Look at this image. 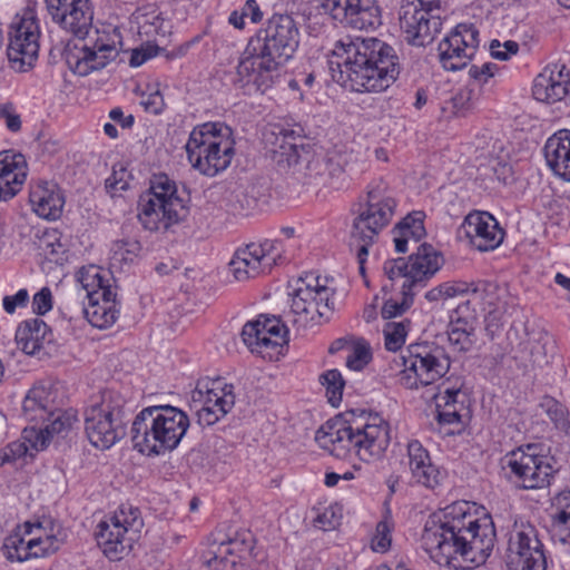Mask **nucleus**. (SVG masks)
<instances>
[{
  "label": "nucleus",
  "instance_id": "obj_1",
  "mask_svg": "<svg viewBox=\"0 0 570 570\" xmlns=\"http://www.w3.org/2000/svg\"><path fill=\"white\" fill-rule=\"evenodd\" d=\"M421 542L439 566L471 570L483 564L492 552L495 529L489 515L478 518L474 505L456 501L426 520Z\"/></svg>",
  "mask_w": 570,
  "mask_h": 570
},
{
  "label": "nucleus",
  "instance_id": "obj_2",
  "mask_svg": "<svg viewBox=\"0 0 570 570\" xmlns=\"http://www.w3.org/2000/svg\"><path fill=\"white\" fill-rule=\"evenodd\" d=\"M52 20L78 40L68 43L63 57L69 69L85 77L104 69L119 53L120 35L115 29L91 30L89 0H46Z\"/></svg>",
  "mask_w": 570,
  "mask_h": 570
},
{
  "label": "nucleus",
  "instance_id": "obj_3",
  "mask_svg": "<svg viewBox=\"0 0 570 570\" xmlns=\"http://www.w3.org/2000/svg\"><path fill=\"white\" fill-rule=\"evenodd\" d=\"M328 63L333 80L356 92L385 91L400 72L394 49L375 38L337 41Z\"/></svg>",
  "mask_w": 570,
  "mask_h": 570
},
{
  "label": "nucleus",
  "instance_id": "obj_4",
  "mask_svg": "<svg viewBox=\"0 0 570 570\" xmlns=\"http://www.w3.org/2000/svg\"><path fill=\"white\" fill-rule=\"evenodd\" d=\"M315 441L336 458L354 452L362 461H370L387 449L389 425L379 415L337 416L320 428Z\"/></svg>",
  "mask_w": 570,
  "mask_h": 570
},
{
  "label": "nucleus",
  "instance_id": "obj_5",
  "mask_svg": "<svg viewBox=\"0 0 570 570\" xmlns=\"http://www.w3.org/2000/svg\"><path fill=\"white\" fill-rule=\"evenodd\" d=\"M189 428V417L171 405L142 409L131 425L134 448L145 455H161L175 450Z\"/></svg>",
  "mask_w": 570,
  "mask_h": 570
},
{
  "label": "nucleus",
  "instance_id": "obj_6",
  "mask_svg": "<svg viewBox=\"0 0 570 570\" xmlns=\"http://www.w3.org/2000/svg\"><path fill=\"white\" fill-rule=\"evenodd\" d=\"M185 149L193 168L214 177L230 166L235 156V140L228 126L205 122L191 130Z\"/></svg>",
  "mask_w": 570,
  "mask_h": 570
},
{
  "label": "nucleus",
  "instance_id": "obj_7",
  "mask_svg": "<svg viewBox=\"0 0 570 570\" xmlns=\"http://www.w3.org/2000/svg\"><path fill=\"white\" fill-rule=\"evenodd\" d=\"M289 286V315L297 327L306 328L331 318L336 293L332 277L309 273Z\"/></svg>",
  "mask_w": 570,
  "mask_h": 570
},
{
  "label": "nucleus",
  "instance_id": "obj_8",
  "mask_svg": "<svg viewBox=\"0 0 570 570\" xmlns=\"http://www.w3.org/2000/svg\"><path fill=\"white\" fill-rule=\"evenodd\" d=\"M65 538L61 524L51 518L27 521L4 539L2 552L11 562L43 558L57 552Z\"/></svg>",
  "mask_w": 570,
  "mask_h": 570
},
{
  "label": "nucleus",
  "instance_id": "obj_9",
  "mask_svg": "<svg viewBox=\"0 0 570 570\" xmlns=\"http://www.w3.org/2000/svg\"><path fill=\"white\" fill-rule=\"evenodd\" d=\"M138 218L148 230L167 229L186 214L176 183L167 175H155L149 189L139 198Z\"/></svg>",
  "mask_w": 570,
  "mask_h": 570
},
{
  "label": "nucleus",
  "instance_id": "obj_10",
  "mask_svg": "<svg viewBox=\"0 0 570 570\" xmlns=\"http://www.w3.org/2000/svg\"><path fill=\"white\" fill-rule=\"evenodd\" d=\"M127 409L124 397L114 391H105L100 401L85 413V430L89 442L97 449L108 450L124 435Z\"/></svg>",
  "mask_w": 570,
  "mask_h": 570
},
{
  "label": "nucleus",
  "instance_id": "obj_11",
  "mask_svg": "<svg viewBox=\"0 0 570 570\" xmlns=\"http://www.w3.org/2000/svg\"><path fill=\"white\" fill-rule=\"evenodd\" d=\"M399 202L394 189L382 178L372 180L366 199L354 218L352 240L374 242L395 215Z\"/></svg>",
  "mask_w": 570,
  "mask_h": 570
},
{
  "label": "nucleus",
  "instance_id": "obj_12",
  "mask_svg": "<svg viewBox=\"0 0 570 570\" xmlns=\"http://www.w3.org/2000/svg\"><path fill=\"white\" fill-rule=\"evenodd\" d=\"M77 281L88 299V304L81 308L87 321L100 330L114 325L119 316V308L110 283V273L99 266L89 265L78 272Z\"/></svg>",
  "mask_w": 570,
  "mask_h": 570
},
{
  "label": "nucleus",
  "instance_id": "obj_13",
  "mask_svg": "<svg viewBox=\"0 0 570 570\" xmlns=\"http://www.w3.org/2000/svg\"><path fill=\"white\" fill-rule=\"evenodd\" d=\"M399 382L410 390L434 384L450 370V357L442 346L423 342L411 344L402 354Z\"/></svg>",
  "mask_w": 570,
  "mask_h": 570
},
{
  "label": "nucleus",
  "instance_id": "obj_14",
  "mask_svg": "<svg viewBox=\"0 0 570 570\" xmlns=\"http://www.w3.org/2000/svg\"><path fill=\"white\" fill-rule=\"evenodd\" d=\"M535 444L508 452L501 460L508 479L525 490L542 489L550 484L554 469L550 458L540 454Z\"/></svg>",
  "mask_w": 570,
  "mask_h": 570
},
{
  "label": "nucleus",
  "instance_id": "obj_15",
  "mask_svg": "<svg viewBox=\"0 0 570 570\" xmlns=\"http://www.w3.org/2000/svg\"><path fill=\"white\" fill-rule=\"evenodd\" d=\"M508 570H546L547 560L539 529L525 518H515L504 553Z\"/></svg>",
  "mask_w": 570,
  "mask_h": 570
},
{
  "label": "nucleus",
  "instance_id": "obj_16",
  "mask_svg": "<svg viewBox=\"0 0 570 570\" xmlns=\"http://www.w3.org/2000/svg\"><path fill=\"white\" fill-rule=\"evenodd\" d=\"M142 527L139 510L130 504H121L110 517L100 521L98 543L109 559H120L131 548Z\"/></svg>",
  "mask_w": 570,
  "mask_h": 570
},
{
  "label": "nucleus",
  "instance_id": "obj_17",
  "mask_svg": "<svg viewBox=\"0 0 570 570\" xmlns=\"http://www.w3.org/2000/svg\"><path fill=\"white\" fill-rule=\"evenodd\" d=\"M441 0H403L400 28L404 40L414 47L430 45L441 30Z\"/></svg>",
  "mask_w": 570,
  "mask_h": 570
},
{
  "label": "nucleus",
  "instance_id": "obj_18",
  "mask_svg": "<svg viewBox=\"0 0 570 570\" xmlns=\"http://www.w3.org/2000/svg\"><path fill=\"white\" fill-rule=\"evenodd\" d=\"M40 26L32 8L16 14L9 31L8 59L17 71H26L38 58Z\"/></svg>",
  "mask_w": 570,
  "mask_h": 570
},
{
  "label": "nucleus",
  "instance_id": "obj_19",
  "mask_svg": "<svg viewBox=\"0 0 570 570\" xmlns=\"http://www.w3.org/2000/svg\"><path fill=\"white\" fill-rule=\"evenodd\" d=\"M235 392L233 384L225 380L203 379L191 392V406L197 421L203 426H210L225 417L235 405Z\"/></svg>",
  "mask_w": 570,
  "mask_h": 570
},
{
  "label": "nucleus",
  "instance_id": "obj_20",
  "mask_svg": "<svg viewBox=\"0 0 570 570\" xmlns=\"http://www.w3.org/2000/svg\"><path fill=\"white\" fill-rule=\"evenodd\" d=\"M283 243L278 239H264L238 248L230 263L229 271L238 282L269 273L283 259Z\"/></svg>",
  "mask_w": 570,
  "mask_h": 570
},
{
  "label": "nucleus",
  "instance_id": "obj_21",
  "mask_svg": "<svg viewBox=\"0 0 570 570\" xmlns=\"http://www.w3.org/2000/svg\"><path fill=\"white\" fill-rule=\"evenodd\" d=\"M282 63L288 61L299 45V30L295 20L288 14L272 16L256 38L250 40Z\"/></svg>",
  "mask_w": 570,
  "mask_h": 570
},
{
  "label": "nucleus",
  "instance_id": "obj_22",
  "mask_svg": "<svg viewBox=\"0 0 570 570\" xmlns=\"http://www.w3.org/2000/svg\"><path fill=\"white\" fill-rule=\"evenodd\" d=\"M283 65L250 41L238 61L236 81L240 87L253 86L264 92L279 77Z\"/></svg>",
  "mask_w": 570,
  "mask_h": 570
},
{
  "label": "nucleus",
  "instance_id": "obj_23",
  "mask_svg": "<svg viewBox=\"0 0 570 570\" xmlns=\"http://www.w3.org/2000/svg\"><path fill=\"white\" fill-rule=\"evenodd\" d=\"M242 338L252 353L272 360L287 343V328L275 316L259 315L243 326Z\"/></svg>",
  "mask_w": 570,
  "mask_h": 570
},
{
  "label": "nucleus",
  "instance_id": "obj_24",
  "mask_svg": "<svg viewBox=\"0 0 570 570\" xmlns=\"http://www.w3.org/2000/svg\"><path fill=\"white\" fill-rule=\"evenodd\" d=\"M264 141L273 159L282 167H297L311 156V149L303 144L301 126L274 125L264 132Z\"/></svg>",
  "mask_w": 570,
  "mask_h": 570
},
{
  "label": "nucleus",
  "instance_id": "obj_25",
  "mask_svg": "<svg viewBox=\"0 0 570 570\" xmlns=\"http://www.w3.org/2000/svg\"><path fill=\"white\" fill-rule=\"evenodd\" d=\"M480 43L479 31L473 24L460 23L439 43L442 67L449 71L464 68L475 55Z\"/></svg>",
  "mask_w": 570,
  "mask_h": 570
},
{
  "label": "nucleus",
  "instance_id": "obj_26",
  "mask_svg": "<svg viewBox=\"0 0 570 570\" xmlns=\"http://www.w3.org/2000/svg\"><path fill=\"white\" fill-rule=\"evenodd\" d=\"M320 8L340 23L354 29L374 28L379 23V8L370 0H318Z\"/></svg>",
  "mask_w": 570,
  "mask_h": 570
},
{
  "label": "nucleus",
  "instance_id": "obj_27",
  "mask_svg": "<svg viewBox=\"0 0 570 570\" xmlns=\"http://www.w3.org/2000/svg\"><path fill=\"white\" fill-rule=\"evenodd\" d=\"M470 243L480 252L495 249L503 240L504 232L488 212L470 213L462 224Z\"/></svg>",
  "mask_w": 570,
  "mask_h": 570
},
{
  "label": "nucleus",
  "instance_id": "obj_28",
  "mask_svg": "<svg viewBox=\"0 0 570 570\" xmlns=\"http://www.w3.org/2000/svg\"><path fill=\"white\" fill-rule=\"evenodd\" d=\"M438 422L444 428L445 434H454L463 426V420L469 414L466 394L461 387H446L435 394Z\"/></svg>",
  "mask_w": 570,
  "mask_h": 570
},
{
  "label": "nucleus",
  "instance_id": "obj_29",
  "mask_svg": "<svg viewBox=\"0 0 570 570\" xmlns=\"http://www.w3.org/2000/svg\"><path fill=\"white\" fill-rule=\"evenodd\" d=\"M27 176L28 164L22 154L0 151V202L13 198L22 189Z\"/></svg>",
  "mask_w": 570,
  "mask_h": 570
},
{
  "label": "nucleus",
  "instance_id": "obj_30",
  "mask_svg": "<svg viewBox=\"0 0 570 570\" xmlns=\"http://www.w3.org/2000/svg\"><path fill=\"white\" fill-rule=\"evenodd\" d=\"M472 297L480 305L488 327L498 326L507 312V289L493 282L479 281L474 284Z\"/></svg>",
  "mask_w": 570,
  "mask_h": 570
},
{
  "label": "nucleus",
  "instance_id": "obj_31",
  "mask_svg": "<svg viewBox=\"0 0 570 570\" xmlns=\"http://www.w3.org/2000/svg\"><path fill=\"white\" fill-rule=\"evenodd\" d=\"M29 203L39 217L56 220L62 214L65 196L57 184L39 180L30 185Z\"/></svg>",
  "mask_w": 570,
  "mask_h": 570
},
{
  "label": "nucleus",
  "instance_id": "obj_32",
  "mask_svg": "<svg viewBox=\"0 0 570 570\" xmlns=\"http://www.w3.org/2000/svg\"><path fill=\"white\" fill-rule=\"evenodd\" d=\"M407 465L412 479L430 489L440 485L445 476V473L432 463L429 451L417 440L407 443Z\"/></svg>",
  "mask_w": 570,
  "mask_h": 570
},
{
  "label": "nucleus",
  "instance_id": "obj_33",
  "mask_svg": "<svg viewBox=\"0 0 570 570\" xmlns=\"http://www.w3.org/2000/svg\"><path fill=\"white\" fill-rule=\"evenodd\" d=\"M567 69L566 67L546 68L539 73L532 87L533 97L543 102H556L567 97Z\"/></svg>",
  "mask_w": 570,
  "mask_h": 570
},
{
  "label": "nucleus",
  "instance_id": "obj_34",
  "mask_svg": "<svg viewBox=\"0 0 570 570\" xmlns=\"http://www.w3.org/2000/svg\"><path fill=\"white\" fill-rule=\"evenodd\" d=\"M56 393L45 384L33 385L22 401V415L31 423H46L55 414Z\"/></svg>",
  "mask_w": 570,
  "mask_h": 570
},
{
  "label": "nucleus",
  "instance_id": "obj_35",
  "mask_svg": "<svg viewBox=\"0 0 570 570\" xmlns=\"http://www.w3.org/2000/svg\"><path fill=\"white\" fill-rule=\"evenodd\" d=\"M544 157L554 175L570 181V130L560 129L544 145Z\"/></svg>",
  "mask_w": 570,
  "mask_h": 570
},
{
  "label": "nucleus",
  "instance_id": "obj_36",
  "mask_svg": "<svg viewBox=\"0 0 570 570\" xmlns=\"http://www.w3.org/2000/svg\"><path fill=\"white\" fill-rule=\"evenodd\" d=\"M410 282L416 287H422L424 282L431 278L443 265L444 259L440 252L432 245L422 244L409 259Z\"/></svg>",
  "mask_w": 570,
  "mask_h": 570
},
{
  "label": "nucleus",
  "instance_id": "obj_37",
  "mask_svg": "<svg viewBox=\"0 0 570 570\" xmlns=\"http://www.w3.org/2000/svg\"><path fill=\"white\" fill-rule=\"evenodd\" d=\"M548 515L552 541L570 547V490L552 497Z\"/></svg>",
  "mask_w": 570,
  "mask_h": 570
},
{
  "label": "nucleus",
  "instance_id": "obj_38",
  "mask_svg": "<svg viewBox=\"0 0 570 570\" xmlns=\"http://www.w3.org/2000/svg\"><path fill=\"white\" fill-rule=\"evenodd\" d=\"M235 546L237 542L225 541L220 534H213L208 538L207 548L203 551L200 559L212 570H229L237 563L234 557Z\"/></svg>",
  "mask_w": 570,
  "mask_h": 570
},
{
  "label": "nucleus",
  "instance_id": "obj_39",
  "mask_svg": "<svg viewBox=\"0 0 570 570\" xmlns=\"http://www.w3.org/2000/svg\"><path fill=\"white\" fill-rule=\"evenodd\" d=\"M48 325L39 318L22 322L16 331L17 346L28 355L37 354L49 342Z\"/></svg>",
  "mask_w": 570,
  "mask_h": 570
},
{
  "label": "nucleus",
  "instance_id": "obj_40",
  "mask_svg": "<svg viewBox=\"0 0 570 570\" xmlns=\"http://www.w3.org/2000/svg\"><path fill=\"white\" fill-rule=\"evenodd\" d=\"M140 35L147 37L166 36L170 23L164 12L154 3L138 8L134 14Z\"/></svg>",
  "mask_w": 570,
  "mask_h": 570
},
{
  "label": "nucleus",
  "instance_id": "obj_41",
  "mask_svg": "<svg viewBox=\"0 0 570 570\" xmlns=\"http://www.w3.org/2000/svg\"><path fill=\"white\" fill-rule=\"evenodd\" d=\"M345 165V157L337 151H331L324 156L311 155L306 160L304 174L311 178L323 177L325 171H322L321 167H325L328 178H338L344 173Z\"/></svg>",
  "mask_w": 570,
  "mask_h": 570
},
{
  "label": "nucleus",
  "instance_id": "obj_42",
  "mask_svg": "<svg viewBox=\"0 0 570 570\" xmlns=\"http://www.w3.org/2000/svg\"><path fill=\"white\" fill-rule=\"evenodd\" d=\"M475 332V327L449 323L446 334L450 346L456 352L471 351L476 342Z\"/></svg>",
  "mask_w": 570,
  "mask_h": 570
},
{
  "label": "nucleus",
  "instance_id": "obj_43",
  "mask_svg": "<svg viewBox=\"0 0 570 570\" xmlns=\"http://www.w3.org/2000/svg\"><path fill=\"white\" fill-rule=\"evenodd\" d=\"M540 406L557 430L570 435V413L563 404L553 397L546 396L542 399Z\"/></svg>",
  "mask_w": 570,
  "mask_h": 570
},
{
  "label": "nucleus",
  "instance_id": "obj_44",
  "mask_svg": "<svg viewBox=\"0 0 570 570\" xmlns=\"http://www.w3.org/2000/svg\"><path fill=\"white\" fill-rule=\"evenodd\" d=\"M407 266L409 262L404 258L386 261L383 266L384 273L389 279H402L401 288L403 296H412L413 288L416 287L414 283L410 282Z\"/></svg>",
  "mask_w": 570,
  "mask_h": 570
},
{
  "label": "nucleus",
  "instance_id": "obj_45",
  "mask_svg": "<svg viewBox=\"0 0 570 570\" xmlns=\"http://www.w3.org/2000/svg\"><path fill=\"white\" fill-rule=\"evenodd\" d=\"M141 245L137 239L126 238L114 243L111 261L114 264H130L140 254Z\"/></svg>",
  "mask_w": 570,
  "mask_h": 570
},
{
  "label": "nucleus",
  "instance_id": "obj_46",
  "mask_svg": "<svg viewBox=\"0 0 570 570\" xmlns=\"http://www.w3.org/2000/svg\"><path fill=\"white\" fill-rule=\"evenodd\" d=\"M346 366L352 371H362L372 360L371 347L364 340H358L347 347Z\"/></svg>",
  "mask_w": 570,
  "mask_h": 570
},
{
  "label": "nucleus",
  "instance_id": "obj_47",
  "mask_svg": "<svg viewBox=\"0 0 570 570\" xmlns=\"http://www.w3.org/2000/svg\"><path fill=\"white\" fill-rule=\"evenodd\" d=\"M320 383L325 387L332 405L336 406L342 400L345 382L338 370H328L320 376Z\"/></svg>",
  "mask_w": 570,
  "mask_h": 570
},
{
  "label": "nucleus",
  "instance_id": "obj_48",
  "mask_svg": "<svg viewBox=\"0 0 570 570\" xmlns=\"http://www.w3.org/2000/svg\"><path fill=\"white\" fill-rule=\"evenodd\" d=\"M45 424V432L55 435L62 434L69 431L77 422V415L72 411H62L55 406V414L47 419Z\"/></svg>",
  "mask_w": 570,
  "mask_h": 570
},
{
  "label": "nucleus",
  "instance_id": "obj_49",
  "mask_svg": "<svg viewBox=\"0 0 570 570\" xmlns=\"http://www.w3.org/2000/svg\"><path fill=\"white\" fill-rule=\"evenodd\" d=\"M423 218L424 214L422 212H413L404 217L394 228L397 233L419 240L425 234Z\"/></svg>",
  "mask_w": 570,
  "mask_h": 570
},
{
  "label": "nucleus",
  "instance_id": "obj_50",
  "mask_svg": "<svg viewBox=\"0 0 570 570\" xmlns=\"http://www.w3.org/2000/svg\"><path fill=\"white\" fill-rule=\"evenodd\" d=\"M423 218L424 214L422 212H413L404 217L394 228L397 233L419 240L425 234Z\"/></svg>",
  "mask_w": 570,
  "mask_h": 570
},
{
  "label": "nucleus",
  "instance_id": "obj_51",
  "mask_svg": "<svg viewBox=\"0 0 570 570\" xmlns=\"http://www.w3.org/2000/svg\"><path fill=\"white\" fill-rule=\"evenodd\" d=\"M476 303L473 297H469L466 301L460 303L450 315V323L458 325H466L476 328L478 313L474 307Z\"/></svg>",
  "mask_w": 570,
  "mask_h": 570
},
{
  "label": "nucleus",
  "instance_id": "obj_52",
  "mask_svg": "<svg viewBox=\"0 0 570 570\" xmlns=\"http://www.w3.org/2000/svg\"><path fill=\"white\" fill-rule=\"evenodd\" d=\"M384 343L389 351H397L405 343L406 325L404 322H390L384 326Z\"/></svg>",
  "mask_w": 570,
  "mask_h": 570
},
{
  "label": "nucleus",
  "instance_id": "obj_53",
  "mask_svg": "<svg viewBox=\"0 0 570 570\" xmlns=\"http://www.w3.org/2000/svg\"><path fill=\"white\" fill-rule=\"evenodd\" d=\"M392 527L393 524L387 518L377 523L375 533L371 541V548L373 551L384 553L390 549L392 543Z\"/></svg>",
  "mask_w": 570,
  "mask_h": 570
},
{
  "label": "nucleus",
  "instance_id": "obj_54",
  "mask_svg": "<svg viewBox=\"0 0 570 570\" xmlns=\"http://www.w3.org/2000/svg\"><path fill=\"white\" fill-rule=\"evenodd\" d=\"M0 121H2L6 128L11 132L21 130V117L12 102L0 104Z\"/></svg>",
  "mask_w": 570,
  "mask_h": 570
},
{
  "label": "nucleus",
  "instance_id": "obj_55",
  "mask_svg": "<svg viewBox=\"0 0 570 570\" xmlns=\"http://www.w3.org/2000/svg\"><path fill=\"white\" fill-rule=\"evenodd\" d=\"M475 282H464V281H449L442 283L443 285V294H445V298H453L456 296L470 295L473 294Z\"/></svg>",
  "mask_w": 570,
  "mask_h": 570
},
{
  "label": "nucleus",
  "instance_id": "obj_56",
  "mask_svg": "<svg viewBox=\"0 0 570 570\" xmlns=\"http://www.w3.org/2000/svg\"><path fill=\"white\" fill-rule=\"evenodd\" d=\"M53 298L49 287H42L33 295L32 309L37 315H45L52 309Z\"/></svg>",
  "mask_w": 570,
  "mask_h": 570
},
{
  "label": "nucleus",
  "instance_id": "obj_57",
  "mask_svg": "<svg viewBox=\"0 0 570 570\" xmlns=\"http://www.w3.org/2000/svg\"><path fill=\"white\" fill-rule=\"evenodd\" d=\"M340 515L337 509L333 505L324 508L315 517V525L324 531L334 529L338 524Z\"/></svg>",
  "mask_w": 570,
  "mask_h": 570
},
{
  "label": "nucleus",
  "instance_id": "obj_58",
  "mask_svg": "<svg viewBox=\"0 0 570 570\" xmlns=\"http://www.w3.org/2000/svg\"><path fill=\"white\" fill-rule=\"evenodd\" d=\"M497 65L485 62L481 66L472 65L469 69V76L479 86L484 85L493 77Z\"/></svg>",
  "mask_w": 570,
  "mask_h": 570
},
{
  "label": "nucleus",
  "instance_id": "obj_59",
  "mask_svg": "<svg viewBox=\"0 0 570 570\" xmlns=\"http://www.w3.org/2000/svg\"><path fill=\"white\" fill-rule=\"evenodd\" d=\"M29 301V293L26 288L19 289L14 295H7L2 299L6 313L13 314L17 308L24 307Z\"/></svg>",
  "mask_w": 570,
  "mask_h": 570
},
{
  "label": "nucleus",
  "instance_id": "obj_60",
  "mask_svg": "<svg viewBox=\"0 0 570 570\" xmlns=\"http://www.w3.org/2000/svg\"><path fill=\"white\" fill-rule=\"evenodd\" d=\"M24 439L30 442L32 449L36 451H41L48 446L52 436L51 434L45 432L43 426L39 430L31 428L29 431H26Z\"/></svg>",
  "mask_w": 570,
  "mask_h": 570
},
{
  "label": "nucleus",
  "instance_id": "obj_61",
  "mask_svg": "<svg viewBox=\"0 0 570 570\" xmlns=\"http://www.w3.org/2000/svg\"><path fill=\"white\" fill-rule=\"evenodd\" d=\"M140 105L146 111L155 115L160 114L165 107L164 98L158 90L142 95Z\"/></svg>",
  "mask_w": 570,
  "mask_h": 570
},
{
  "label": "nucleus",
  "instance_id": "obj_62",
  "mask_svg": "<svg viewBox=\"0 0 570 570\" xmlns=\"http://www.w3.org/2000/svg\"><path fill=\"white\" fill-rule=\"evenodd\" d=\"M409 307L407 296H404L403 302L399 303L394 299H389L384 303L382 315L384 318L395 317L402 314Z\"/></svg>",
  "mask_w": 570,
  "mask_h": 570
},
{
  "label": "nucleus",
  "instance_id": "obj_63",
  "mask_svg": "<svg viewBox=\"0 0 570 570\" xmlns=\"http://www.w3.org/2000/svg\"><path fill=\"white\" fill-rule=\"evenodd\" d=\"M128 173L121 168L120 170H114L112 175L106 180V186L114 190H125L128 187L126 177Z\"/></svg>",
  "mask_w": 570,
  "mask_h": 570
},
{
  "label": "nucleus",
  "instance_id": "obj_64",
  "mask_svg": "<svg viewBox=\"0 0 570 570\" xmlns=\"http://www.w3.org/2000/svg\"><path fill=\"white\" fill-rule=\"evenodd\" d=\"M353 245L356 248V257L358 263V269L361 275H365V263L368 255V247L374 242H366V240H352Z\"/></svg>",
  "mask_w": 570,
  "mask_h": 570
}]
</instances>
